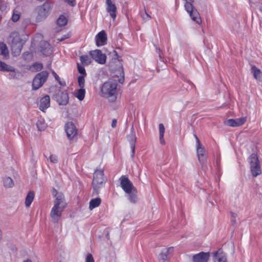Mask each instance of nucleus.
I'll list each match as a JSON object with an SVG mask.
<instances>
[{"label":"nucleus","instance_id":"f257e3e1","mask_svg":"<svg viewBox=\"0 0 262 262\" xmlns=\"http://www.w3.org/2000/svg\"><path fill=\"white\" fill-rule=\"evenodd\" d=\"M120 186L126 194L130 203L135 204L138 201L137 190L133 183L126 176H122L119 178Z\"/></svg>","mask_w":262,"mask_h":262},{"label":"nucleus","instance_id":"f03ea898","mask_svg":"<svg viewBox=\"0 0 262 262\" xmlns=\"http://www.w3.org/2000/svg\"><path fill=\"white\" fill-rule=\"evenodd\" d=\"M117 82L115 80L110 79L103 83L101 87L102 96L108 99L111 102H114L117 97Z\"/></svg>","mask_w":262,"mask_h":262},{"label":"nucleus","instance_id":"7ed1b4c3","mask_svg":"<svg viewBox=\"0 0 262 262\" xmlns=\"http://www.w3.org/2000/svg\"><path fill=\"white\" fill-rule=\"evenodd\" d=\"M8 42L11 47L13 56H17L20 54L26 41L20 37L17 32H13L10 34Z\"/></svg>","mask_w":262,"mask_h":262},{"label":"nucleus","instance_id":"20e7f679","mask_svg":"<svg viewBox=\"0 0 262 262\" xmlns=\"http://www.w3.org/2000/svg\"><path fill=\"white\" fill-rule=\"evenodd\" d=\"M106 179L104 176L102 170H97L94 173V178L92 182L94 191L96 194L99 192V189L102 188L106 182Z\"/></svg>","mask_w":262,"mask_h":262},{"label":"nucleus","instance_id":"39448f33","mask_svg":"<svg viewBox=\"0 0 262 262\" xmlns=\"http://www.w3.org/2000/svg\"><path fill=\"white\" fill-rule=\"evenodd\" d=\"M249 163L252 176L256 177L260 175L261 173V169L257 154L253 153L249 157Z\"/></svg>","mask_w":262,"mask_h":262},{"label":"nucleus","instance_id":"423d86ee","mask_svg":"<svg viewBox=\"0 0 262 262\" xmlns=\"http://www.w3.org/2000/svg\"><path fill=\"white\" fill-rule=\"evenodd\" d=\"M49 76V73L43 71L37 74L33 79L32 90H37L41 88L46 82Z\"/></svg>","mask_w":262,"mask_h":262},{"label":"nucleus","instance_id":"0eeeda50","mask_svg":"<svg viewBox=\"0 0 262 262\" xmlns=\"http://www.w3.org/2000/svg\"><path fill=\"white\" fill-rule=\"evenodd\" d=\"M194 137L196 141V152L198 159L200 162L203 164L206 161V151L199 139L196 135H194Z\"/></svg>","mask_w":262,"mask_h":262},{"label":"nucleus","instance_id":"6e6552de","mask_svg":"<svg viewBox=\"0 0 262 262\" xmlns=\"http://www.w3.org/2000/svg\"><path fill=\"white\" fill-rule=\"evenodd\" d=\"M89 53L93 59L98 63L102 64L105 63L106 56L100 50L91 51Z\"/></svg>","mask_w":262,"mask_h":262},{"label":"nucleus","instance_id":"1a4fd4ad","mask_svg":"<svg viewBox=\"0 0 262 262\" xmlns=\"http://www.w3.org/2000/svg\"><path fill=\"white\" fill-rule=\"evenodd\" d=\"M173 250V247H162L158 255L159 262H169L168 255Z\"/></svg>","mask_w":262,"mask_h":262},{"label":"nucleus","instance_id":"9d476101","mask_svg":"<svg viewBox=\"0 0 262 262\" xmlns=\"http://www.w3.org/2000/svg\"><path fill=\"white\" fill-rule=\"evenodd\" d=\"M65 130L69 140L74 139L77 135V130L73 122H69L66 124Z\"/></svg>","mask_w":262,"mask_h":262},{"label":"nucleus","instance_id":"9b49d317","mask_svg":"<svg viewBox=\"0 0 262 262\" xmlns=\"http://www.w3.org/2000/svg\"><path fill=\"white\" fill-rule=\"evenodd\" d=\"M51 8V4L48 2H46L42 6L37 7L36 11L40 18H43L48 16Z\"/></svg>","mask_w":262,"mask_h":262},{"label":"nucleus","instance_id":"f8f14e48","mask_svg":"<svg viewBox=\"0 0 262 262\" xmlns=\"http://www.w3.org/2000/svg\"><path fill=\"white\" fill-rule=\"evenodd\" d=\"M63 210V208L53 206L50 213V216L52 222L56 223L59 221Z\"/></svg>","mask_w":262,"mask_h":262},{"label":"nucleus","instance_id":"ddd939ff","mask_svg":"<svg viewBox=\"0 0 262 262\" xmlns=\"http://www.w3.org/2000/svg\"><path fill=\"white\" fill-rule=\"evenodd\" d=\"M213 262H228L227 256L222 249L212 253Z\"/></svg>","mask_w":262,"mask_h":262},{"label":"nucleus","instance_id":"4468645a","mask_svg":"<svg viewBox=\"0 0 262 262\" xmlns=\"http://www.w3.org/2000/svg\"><path fill=\"white\" fill-rule=\"evenodd\" d=\"M106 11L110 16L115 20L116 17L117 7L112 0H106Z\"/></svg>","mask_w":262,"mask_h":262},{"label":"nucleus","instance_id":"2eb2a0df","mask_svg":"<svg viewBox=\"0 0 262 262\" xmlns=\"http://www.w3.org/2000/svg\"><path fill=\"white\" fill-rule=\"evenodd\" d=\"M210 253L201 252L194 255L192 257L193 262H208L210 257Z\"/></svg>","mask_w":262,"mask_h":262},{"label":"nucleus","instance_id":"dca6fc26","mask_svg":"<svg viewBox=\"0 0 262 262\" xmlns=\"http://www.w3.org/2000/svg\"><path fill=\"white\" fill-rule=\"evenodd\" d=\"M56 100L59 105H66L69 102V95L66 92L58 93L55 96Z\"/></svg>","mask_w":262,"mask_h":262},{"label":"nucleus","instance_id":"f3484780","mask_svg":"<svg viewBox=\"0 0 262 262\" xmlns=\"http://www.w3.org/2000/svg\"><path fill=\"white\" fill-rule=\"evenodd\" d=\"M96 45L100 47L106 43L107 35L103 30L100 31L96 36Z\"/></svg>","mask_w":262,"mask_h":262},{"label":"nucleus","instance_id":"a211bd4d","mask_svg":"<svg viewBox=\"0 0 262 262\" xmlns=\"http://www.w3.org/2000/svg\"><path fill=\"white\" fill-rule=\"evenodd\" d=\"M246 121V118H240L236 119H230L226 121V124L232 127H236L242 125Z\"/></svg>","mask_w":262,"mask_h":262},{"label":"nucleus","instance_id":"6ab92c4d","mask_svg":"<svg viewBox=\"0 0 262 262\" xmlns=\"http://www.w3.org/2000/svg\"><path fill=\"white\" fill-rule=\"evenodd\" d=\"M56 197L54 201V206L64 209L66 207V203L64 201V196L62 193L56 194Z\"/></svg>","mask_w":262,"mask_h":262},{"label":"nucleus","instance_id":"aec40b11","mask_svg":"<svg viewBox=\"0 0 262 262\" xmlns=\"http://www.w3.org/2000/svg\"><path fill=\"white\" fill-rule=\"evenodd\" d=\"M50 106V98L49 95H46L40 100L39 109L42 111H45Z\"/></svg>","mask_w":262,"mask_h":262},{"label":"nucleus","instance_id":"412c9836","mask_svg":"<svg viewBox=\"0 0 262 262\" xmlns=\"http://www.w3.org/2000/svg\"><path fill=\"white\" fill-rule=\"evenodd\" d=\"M127 138L130 143L131 149V157L134 158L135 155V143L136 141V137L135 133L132 132L129 135L127 136Z\"/></svg>","mask_w":262,"mask_h":262},{"label":"nucleus","instance_id":"4be33fe9","mask_svg":"<svg viewBox=\"0 0 262 262\" xmlns=\"http://www.w3.org/2000/svg\"><path fill=\"white\" fill-rule=\"evenodd\" d=\"M41 52L43 55L45 56H49L50 55L52 52V50L51 49V47L50 43L48 42L47 41H42L41 42Z\"/></svg>","mask_w":262,"mask_h":262},{"label":"nucleus","instance_id":"5701e85b","mask_svg":"<svg viewBox=\"0 0 262 262\" xmlns=\"http://www.w3.org/2000/svg\"><path fill=\"white\" fill-rule=\"evenodd\" d=\"M4 186L6 188H12L14 183L12 179L10 177H5L3 179Z\"/></svg>","mask_w":262,"mask_h":262},{"label":"nucleus","instance_id":"b1692460","mask_svg":"<svg viewBox=\"0 0 262 262\" xmlns=\"http://www.w3.org/2000/svg\"><path fill=\"white\" fill-rule=\"evenodd\" d=\"M36 125L39 131L44 130L47 127V124L46 123L45 119L42 118L38 119Z\"/></svg>","mask_w":262,"mask_h":262},{"label":"nucleus","instance_id":"393cba45","mask_svg":"<svg viewBox=\"0 0 262 262\" xmlns=\"http://www.w3.org/2000/svg\"><path fill=\"white\" fill-rule=\"evenodd\" d=\"M251 71L253 74L254 77L259 80L261 81L262 78V72L259 69L257 68L255 66L251 67Z\"/></svg>","mask_w":262,"mask_h":262},{"label":"nucleus","instance_id":"a878e982","mask_svg":"<svg viewBox=\"0 0 262 262\" xmlns=\"http://www.w3.org/2000/svg\"><path fill=\"white\" fill-rule=\"evenodd\" d=\"M74 95L79 100L82 101L84 98L85 90L83 88H80L78 90H75Z\"/></svg>","mask_w":262,"mask_h":262},{"label":"nucleus","instance_id":"bb28decb","mask_svg":"<svg viewBox=\"0 0 262 262\" xmlns=\"http://www.w3.org/2000/svg\"><path fill=\"white\" fill-rule=\"evenodd\" d=\"M34 192L33 191H30L25 199V205L26 207H29L30 206L34 198Z\"/></svg>","mask_w":262,"mask_h":262},{"label":"nucleus","instance_id":"cd10ccee","mask_svg":"<svg viewBox=\"0 0 262 262\" xmlns=\"http://www.w3.org/2000/svg\"><path fill=\"white\" fill-rule=\"evenodd\" d=\"M101 200L99 198L92 199L90 202L89 209L92 210L98 207L101 204Z\"/></svg>","mask_w":262,"mask_h":262},{"label":"nucleus","instance_id":"c85d7f7f","mask_svg":"<svg viewBox=\"0 0 262 262\" xmlns=\"http://www.w3.org/2000/svg\"><path fill=\"white\" fill-rule=\"evenodd\" d=\"M165 133V127L163 124L161 123L159 124V140L160 142L162 145L165 144V141L164 139V134Z\"/></svg>","mask_w":262,"mask_h":262},{"label":"nucleus","instance_id":"c756f323","mask_svg":"<svg viewBox=\"0 0 262 262\" xmlns=\"http://www.w3.org/2000/svg\"><path fill=\"white\" fill-rule=\"evenodd\" d=\"M0 55H3L5 57L8 56L7 47L3 42H0Z\"/></svg>","mask_w":262,"mask_h":262},{"label":"nucleus","instance_id":"7c9ffc66","mask_svg":"<svg viewBox=\"0 0 262 262\" xmlns=\"http://www.w3.org/2000/svg\"><path fill=\"white\" fill-rule=\"evenodd\" d=\"M80 59L83 65L88 66L91 63V58L87 55H81L80 57Z\"/></svg>","mask_w":262,"mask_h":262},{"label":"nucleus","instance_id":"2f4dec72","mask_svg":"<svg viewBox=\"0 0 262 262\" xmlns=\"http://www.w3.org/2000/svg\"><path fill=\"white\" fill-rule=\"evenodd\" d=\"M13 68L0 61V71H12Z\"/></svg>","mask_w":262,"mask_h":262},{"label":"nucleus","instance_id":"473e14b6","mask_svg":"<svg viewBox=\"0 0 262 262\" xmlns=\"http://www.w3.org/2000/svg\"><path fill=\"white\" fill-rule=\"evenodd\" d=\"M68 21V19L64 15H61L57 20V24L60 27L65 26Z\"/></svg>","mask_w":262,"mask_h":262},{"label":"nucleus","instance_id":"72a5a7b5","mask_svg":"<svg viewBox=\"0 0 262 262\" xmlns=\"http://www.w3.org/2000/svg\"><path fill=\"white\" fill-rule=\"evenodd\" d=\"M20 12L18 10H14L11 17L12 20L13 22L18 21L20 18Z\"/></svg>","mask_w":262,"mask_h":262},{"label":"nucleus","instance_id":"f704fd0d","mask_svg":"<svg viewBox=\"0 0 262 262\" xmlns=\"http://www.w3.org/2000/svg\"><path fill=\"white\" fill-rule=\"evenodd\" d=\"M86 76L80 75L78 77V85L80 88H83L85 85L84 78Z\"/></svg>","mask_w":262,"mask_h":262},{"label":"nucleus","instance_id":"c9c22d12","mask_svg":"<svg viewBox=\"0 0 262 262\" xmlns=\"http://www.w3.org/2000/svg\"><path fill=\"white\" fill-rule=\"evenodd\" d=\"M7 71L11 72L8 75V77L10 78H16L19 76L18 72H17V71H16L14 68H13V70L12 71Z\"/></svg>","mask_w":262,"mask_h":262},{"label":"nucleus","instance_id":"e433bc0d","mask_svg":"<svg viewBox=\"0 0 262 262\" xmlns=\"http://www.w3.org/2000/svg\"><path fill=\"white\" fill-rule=\"evenodd\" d=\"M77 68H78V72L81 74V75H84V76L86 75L85 68L83 67L80 66L79 63H78Z\"/></svg>","mask_w":262,"mask_h":262},{"label":"nucleus","instance_id":"4c0bfd02","mask_svg":"<svg viewBox=\"0 0 262 262\" xmlns=\"http://www.w3.org/2000/svg\"><path fill=\"white\" fill-rule=\"evenodd\" d=\"M50 161L53 163H57L58 162V157L55 155H51L49 158Z\"/></svg>","mask_w":262,"mask_h":262},{"label":"nucleus","instance_id":"58836bf2","mask_svg":"<svg viewBox=\"0 0 262 262\" xmlns=\"http://www.w3.org/2000/svg\"><path fill=\"white\" fill-rule=\"evenodd\" d=\"M33 67L35 69H36L38 71H40L43 68L42 64L38 62L34 63Z\"/></svg>","mask_w":262,"mask_h":262},{"label":"nucleus","instance_id":"ea45409f","mask_svg":"<svg viewBox=\"0 0 262 262\" xmlns=\"http://www.w3.org/2000/svg\"><path fill=\"white\" fill-rule=\"evenodd\" d=\"M52 74L55 78V79L58 81L59 84L62 85L61 82L60 81V77L59 76L55 73L54 70H52Z\"/></svg>","mask_w":262,"mask_h":262},{"label":"nucleus","instance_id":"a19ab883","mask_svg":"<svg viewBox=\"0 0 262 262\" xmlns=\"http://www.w3.org/2000/svg\"><path fill=\"white\" fill-rule=\"evenodd\" d=\"M120 72L121 78L118 79V81L120 83H123V82L124 81V73H123V69H122V67L120 68Z\"/></svg>","mask_w":262,"mask_h":262},{"label":"nucleus","instance_id":"79ce46f5","mask_svg":"<svg viewBox=\"0 0 262 262\" xmlns=\"http://www.w3.org/2000/svg\"><path fill=\"white\" fill-rule=\"evenodd\" d=\"M70 37V34L69 33H67L65 35H63L62 36H61L60 38H58L57 39L59 41H62L66 39L69 38Z\"/></svg>","mask_w":262,"mask_h":262},{"label":"nucleus","instance_id":"37998d69","mask_svg":"<svg viewBox=\"0 0 262 262\" xmlns=\"http://www.w3.org/2000/svg\"><path fill=\"white\" fill-rule=\"evenodd\" d=\"M23 57L25 60L29 59L32 57V54L29 52H25L23 54Z\"/></svg>","mask_w":262,"mask_h":262},{"label":"nucleus","instance_id":"c03bdc74","mask_svg":"<svg viewBox=\"0 0 262 262\" xmlns=\"http://www.w3.org/2000/svg\"><path fill=\"white\" fill-rule=\"evenodd\" d=\"M86 262H94V258L91 254H88L86 257Z\"/></svg>","mask_w":262,"mask_h":262},{"label":"nucleus","instance_id":"a18cd8bd","mask_svg":"<svg viewBox=\"0 0 262 262\" xmlns=\"http://www.w3.org/2000/svg\"><path fill=\"white\" fill-rule=\"evenodd\" d=\"M65 2L68 3L71 6H74L76 5L75 0H64Z\"/></svg>","mask_w":262,"mask_h":262},{"label":"nucleus","instance_id":"49530a36","mask_svg":"<svg viewBox=\"0 0 262 262\" xmlns=\"http://www.w3.org/2000/svg\"><path fill=\"white\" fill-rule=\"evenodd\" d=\"M116 125H117V120L116 119L113 120L112 123V127L114 128L116 126Z\"/></svg>","mask_w":262,"mask_h":262},{"label":"nucleus","instance_id":"de8ad7c7","mask_svg":"<svg viewBox=\"0 0 262 262\" xmlns=\"http://www.w3.org/2000/svg\"><path fill=\"white\" fill-rule=\"evenodd\" d=\"M141 16L144 19H145L146 18V17H147V12L146 9H145L144 13L142 14Z\"/></svg>","mask_w":262,"mask_h":262},{"label":"nucleus","instance_id":"09e8293b","mask_svg":"<svg viewBox=\"0 0 262 262\" xmlns=\"http://www.w3.org/2000/svg\"><path fill=\"white\" fill-rule=\"evenodd\" d=\"M59 193H58L55 189H54V188L53 189L52 194L53 195L55 196V197H56V194H59Z\"/></svg>","mask_w":262,"mask_h":262},{"label":"nucleus","instance_id":"8fccbe9b","mask_svg":"<svg viewBox=\"0 0 262 262\" xmlns=\"http://www.w3.org/2000/svg\"><path fill=\"white\" fill-rule=\"evenodd\" d=\"M23 262H32V260L29 259V258H27L26 259H25L23 261Z\"/></svg>","mask_w":262,"mask_h":262},{"label":"nucleus","instance_id":"3c124183","mask_svg":"<svg viewBox=\"0 0 262 262\" xmlns=\"http://www.w3.org/2000/svg\"><path fill=\"white\" fill-rule=\"evenodd\" d=\"M259 10L261 12H262V5L260 6Z\"/></svg>","mask_w":262,"mask_h":262},{"label":"nucleus","instance_id":"603ef678","mask_svg":"<svg viewBox=\"0 0 262 262\" xmlns=\"http://www.w3.org/2000/svg\"><path fill=\"white\" fill-rule=\"evenodd\" d=\"M114 52L115 54H116V53H117V52H116L115 51H114Z\"/></svg>","mask_w":262,"mask_h":262}]
</instances>
